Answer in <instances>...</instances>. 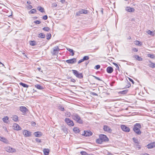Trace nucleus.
Listing matches in <instances>:
<instances>
[{"mask_svg":"<svg viewBox=\"0 0 155 155\" xmlns=\"http://www.w3.org/2000/svg\"><path fill=\"white\" fill-rule=\"evenodd\" d=\"M34 134L35 137H40L42 135V134L41 132L38 131L35 132Z\"/></svg>","mask_w":155,"mask_h":155,"instance_id":"20","label":"nucleus"},{"mask_svg":"<svg viewBox=\"0 0 155 155\" xmlns=\"http://www.w3.org/2000/svg\"><path fill=\"white\" fill-rule=\"evenodd\" d=\"M99 138H101L103 142L108 141V139L106 135L101 134L99 135Z\"/></svg>","mask_w":155,"mask_h":155,"instance_id":"8","label":"nucleus"},{"mask_svg":"<svg viewBox=\"0 0 155 155\" xmlns=\"http://www.w3.org/2000/svg\"><path fill=\"white\" fill-rule=\"evenodd\" d=\"M60 50V49L58 46H56L54 47L53 48V51L51 52L53 55H56L58 53V51Z\"/></svg>","mask_w":155,"mask_h":155,"instance_id":"7","label":"nucleus"},{"mask_svg":"<svg viewBox=\"0 0 155 155\" xmlns=\"http://www.w3.org/2000/svg\"><path fill=\"white\" fill-rule=\"evenodd\" d=\"M20 84L24 87L28 88V85H27V84H25L23 83L22 82L20 83Z\"/></svg>","mask_w":155,"mask_h":155,"instance_id":"33","label":"nucleus"},{"mask_svg":"<svg viewBox=\"0 0 155 155\" xmlns=\"http://www.w3.org/2000/svg\"><path fill=\"white\" fill-rule=\"evenodd\" d=\"M140 155H149L147 153H141Z\"/></svg>","mask_w":155,"mask_h":155,"instance_id":"59","label":"nucleus"},{"mask_svg":"<svg viewBox=\"0 0 155 155\" xmlns=\"http://www.w3.org/2000/svg\"><path fill=\"white\" fill-rule=\"evenodd\" d=\"M91 94L94 96H97V94L94 92H92Z\"/></svg>","mask_w":155,"mask_h":155,"instance_id":"56","label":"nucleus"},{"mask_svg":"<svg viewBox=\"0 0 155 155\" xmlns=\"http://www.w3.org/2000/svg\"><path fill=\"white\" fill-rule=\"evenodd\" d=\"M34 23L36 24H40V23H41V22L40 21L36 20V21H34Z\"/></svg>","mask_w":155,"mask_h":155,"instance_id":"45","label":"nucleus"},{"mask_svg":"<svg viewBox=\"0 0 155 155\" xmlns=\"http://www.w3.org/2000/svg\"><path fill=\"white\" fill-rule=\"evenodd\" d=\"M113 64L116 66V69L118 70H119V68L118 65L117 64L115 63H113Z\"/></svg>","mask_w":155,"mask_h":155,"instance_id":"43","label":"nucleus"},{"mask_svg":"<svg viewBox=\"0 0 155 155\" xmlns=\"http://www.w3.org/2000/svg\"><path fill=\"white\" fill-rule=\"evenodd\" d=\"M147 147L148 149L152 148L153 147H155V143L153 142L152 143L148 144L147 145Z\"/></svg>","mask_w":155,"mask_h":155,"instance_id":"15","label":"nucleus"},{"mask_svg":"<svg viewBox=\"0 0 155 155\" xmlns=\"http://www.w3.org/2000/svg\"><path fill=\"white\" fill-rule=\"evenodd\" d=\"M88 11L84 9H81L76 13V16H78L81 15L82 14H86L88 13Z\"/></svg>","mask_w":155,"mask_h":155,"instance_id":"3","label":"nucleus"},{"mask_svg":"<svg viewBox=\"0 0 155 155\" xmlns=\"http://www.w3.org/2000/svg\"><path fill=\"white\" fill-rule=\"evenodd\" d=\"M39 9L38 10L40 11L41 12H45L44 9V8L41 7H38Z\"/></svg>","mask_w":155,"mask_h":155,"instance_id":"37","label":"nucleus"},{"mask_svg":"<svg viewBox=\"0 0 155 155\" xmlns=\"http://www.w3.org/2000/svg\"><path fill=\"white\" fill-rule=\"evenodd\" d=\"M75 133H78L79 132V129L77 127H75L73 129Z\"/></svg>","mask_w":155,"mask_h":155,"instance_id":"31","label":"nucleus"},{"mask_svg":"<svg viewBox=\"0 0 155 155\" xmlns=\"http://www.w3.org/2000/svg\"><path fill=\"white\" fill-rule=\"evenodd\" d=\"M19 110L22 113V114L25 115L26 114V112L28 110V109L24 106L20 107Z\"/></svg>","mask_w":155,"mask_h":155,"instance_id":"10","label":"nucleus"},{"mask_svg":"<svg viewBox=\"0 0 155 155\" xmlns=\"http://www.w3.org/2000/svg\"><path fill=\"white\" fill-rule=\"evenodd\" d=\"M38 37L41 38H44L45 37V35L43 33H40L38 34Z\"/></svg>","mask_w":155,"mask_h":155,"instance_id":"25","label":"nucleus"},{"mask_svg":"<svg viewBox=\"0 0 155 155\" xmlns=\"http://www.w3.org/2000/svg\"><path fill=\"white\" fill-rule=\"evenodd\" d=\"M66 61L68 63L73 64L76 62V58H72L67 60Z\"/></svg>","mask_w":155,"mask_h":155,"instance_id":"12","label":"nucleus"},{"mask_svg":"<svg viewBox=\"0 0 155 155\" xmlns=\"http://www.w3.org/2000/svg\"><path fill=\"white\" fill-rule=\"evenodd\" d=\"M134 43L136 45H137L139 46H140L141 45V42L137 40H136L134 41Z\"/></svg>","mask_w":155,"mask_h":155,"instance_id":"34","label":"nucleus"},{"mask_svg":"<svg viewBox=\"0 0 155 155\" xmlns=\"http://www.w3.org/2000/svg\"><path fill=\"white\" fill-rule=\"evenodd\" d=\"M134 58L137 60L139 61H142L143 60V58L141 57H139L137 55H135L134 56Z\"/></svg>","mask_w":155,"mask_h":155,"instance_id":"23","label":"nucleus"},{"mask_svg":"<svg viewBox=\"0 0 155 155\" xmlns=\"http://www.w3.org/2000/svg\"><path fill=\"white\" fill-rule=\"evenodd\" d=\"M30 44L31 46H35L36 45V42L34 41H31L30 42Z\"/></svg>","mask_w":155,"mask_h":155,"instance_id":"35","label":"nucleus"},{"mask_svg":"<svg viewBox=\"0 0 155 155\" xmlns=\"http://www.w3.org/2000/svg\"><path fill=\"white\" fill-rule=\"evenodd\" d=\"M35 140L38 143H41V140L38 138H36Z\"/></svg>","mask_w":155,"mask_h":155,"instance_id":"51","label":"nucleus"},{"mask_svg":"<svg viewBox=\"0 0 155 155\" xmlns=\"http://www.w3.org/2000/svg\"><path fill=\"white\" fill-rule=\"evenodd\" d=\"M43 30L46 31H48L50 30V28L48 27H45L42 28Z\"/></svg>","mask_w":155,"mask_h":155,"instance_id":"41","label":"nucleus"},{"mask_svg":"<svg viewBox=\"0 0 155 155\" xmlns=\"http://www.w3.org/2000/svg\"><path fill=\"white\" fill-rule=\"evenodd\" d=\"M12 120L16 122L18 120V117L15 115H14L12 116Z\"/></svg>","mask_w":155,"mask_h":155,"instance_id":"28","label":"nucleus"},{"mask_svg":"<svg viewBox=\"0 0 155 155\" xmlns=\"http://www.w3.org/2000/svg\"><path fill=\"white\" fill-rule=\"evenodd\" d=\"M13 128L15 130H20L21 129V128L17 124L14 123L13 125Z\"/></svg>","mask_w":155,"mask_h":155,"instance_id":"13","label":"nucleus"},{"mask_svg":"<svg viewBox=\"0 0 155 155\" xmlns=\"http://www.w3.org/2000/svg\"><path fill=\"white\" fill-rule=\"evenodd\" d=\"M82 155H88L87 153L85 151H81L80 152Z\"/></svg>","mask_w":155,"mask_h":155,"instance_id":"44","label":"nucleus"},{"mask_svg":"<svg viewBox=\"0 0 155 155\" xmlns=\"http://www.w3.org/2000/svg\"><path fill=\"white\" fill-rule=\"evenodd\" d=\"M28 8L29 9H31L32 8V6L31 5H29V6L28 7Z\"/></svg>","mask_w":155,"mask_h":155,"instance_id":"61","label":"nucleus"},{"mask_svg":"<svg viewBox=\"0 0 155 155\" xmlns=\"http://www.w3.org/2000/svg\"><path fill=\"white\" fill-rule=\"evenodd\" d=\"M141 127V125L140 124L136 123L134 125L133 130L137 135H140L141 133L140 130Z\"/></svg>","mask_w":155,"mask_h":155,"instance_id":"2","label":"nucleus"},{"mask_svg":"<svg viewBox=\"0 0 155 155\" xmlns=\"http://www.w3.org/2000/svg\"><path fill=\"white\" fill-rule=\"evenodd\" d=\"M0 140L6 143H8V141L5 138L0 136Z\"/></svg>","mask_w":155,"mask_h":155,"instance_id":"19","label":"nucleus"},{"mask_svg":"<svg viewBox=\"0 0 155 155\" xmlns=\"http://www.w3.org/2000/svg\"><path fill=\"white\" fill-rule=\"evenodd\" d=\"M84 60H83V59H81V60H80L78 62V64H80V63H81V62L84 61Z\"/></svg>","mask_w":155,"mask_h":155,"instance_id":"57","label":"nucleus"},{"mask_svg":"<svg viewBox=\"0 0 155 155\" xmlns=\"http://www.w3.org/2000/svg\"><path fill=\"white\" fill-rule=\"evenodd\" d=\"M103 130H104L105 131H106L107 132H108V133H111L112 130L108 126L104 125L103 126Z\"/></svg>","mask_w":155,"mask_h":155,"instance_id":"11","label":"nucleus"},{"mask_svg":"<svg viewBox=\"0 0 155 155\" xmlns=\"http://www.w3.org/2000/svg\"><path fill=\"white\" fill-rule=\"evenodd\" d=\"M131 86L130 84L129 83L127 85L125 86L126 88H128L130 87Z\"/></svg>","mask_w":155,"mask_h":155,"instance_id":"55","label":"nucleus"},{"mask_svg":"<svg viewBox=\"0 0 155 155\" xmlns=\"http://www.w3.org/2000/svg\"><path fill=\"white\" fill-rule=\"evenodd\" d=\"M83 135L86 137H89L92 135V133L90 131H84Z\"/></svg>","mask_w":155,"mask_h":155,"instance_id":"14","label":"nucleus"},{"mask_svg":"<svg viewBox=\"0 0 155 155\" xmlns=\"http://www.w3.org/2000/svg\"><path fill=\"white\" fill-rule=\"evenodd\" d=\"M94 77L95 79H97V80H98V81H102V80L100 78H99L98 77H97L95 76H94Z\"/></svg>","mask_w":155,"mask_h":155,"instance_id":"52","label":"nucleus"},{"mask_svg":"<svg viewBox=\"0 0 155 155\" xmlns=\"http://www.w3.org/2000/svg\"><path fill=\"white\" fill-rule=\"evenodd\" d=\"M5 150L9 153H14L16 152L15 149L9 146H7L5 147Z\"/></svg>","mask_w":155,"mask_h":155,"instance_id":"6","label":"nucleus"},{"mask_svg":"<svg viewBox=\"0 0 155 155\" xmlns=\"http://www.w3.org/2000/svg\"><path fill=\"white\" fill-rule=\"evenodd\" d=\"M126 10L129 12H132L134 11L135 9L130 7H127L125 8Z\"/></svg>","mask_w":155,"mask_h":155,"instance_id":"18","label":"nucleus"},{"mask_svg":"<svg viewBox=\"0 0 155 155\" xmlns=\"http://www.w3.org/2000/svg\"><path fill=\"white\" fill-rule=\"evenodd\" d=\"M37 69L39 71H40L41 70V68H38Z\"/></svg>","mask_w":155,"mask_h":155,"instance_id":"64","label":"nucleus"},{"mask_svg":"<svg viewBox=\"0 0 155 155\" xmlns=\"http://www.w3.org/2000/svg\"><path fill=\"white\" fill-rule=\"evenodd\" d=\"M64 121L70 127H72L74 125L73 121L68 118H65L64 119Z\"/></svg>","mask_w":155,"mask_h":155,"instance_id":"4","label":"nucleus"},{"mask_svg":"<svg viewBox=\"0 0 155 155\" xmlns=\"http://www.w3.org/2000/svg\"><path fill=\"white\" fill-rule=\"evenodd\" d=\"M148 57H150L151 58H153L154 57V56L153 54H148Z\"/></svg>","mask_w":155,"mask_h":155,"instance_id":"47","label":"nucleus"},{"mask_svg":"<svg viewBox=\"0 0 155 155\" xmlns=\"http://www.w3.org/2000/svg\"><path fill=\"white\" fill-rule=\"evenodd\" d=\"M52 6L54 8L56 7L57 6V4L56 3H53L52 4Z\"/></svg>","mask_w":155,"mask_h":155,"instance_id":"49","label":"nucleus"},{"mask_svg":"<svg viewBox=\"0 0 155 155\" xmlns=\"http://www.w3.org/2000/svg\"><path fill=\"white\" fill-rule=\"evenodd\" d=\"M46 38L48 40H49L51 39V35L50 33H48L46 36Z\"/></svg>","mask_w":155,"mask_h":155,"instance_id":"39","label":"nucleus"},{"mask_svg":"<svg viewBox=\"0 0 155 155\" xmlns=\"http://www.w3.org/2000/svg\"><path fill=\"white\" fill-rule=\"evenodd\" d=\"M146 32L147 34L150 35H152L153 33V32L150 30H148Z\"/></svg>","mask_w":155,"mask_h":155,"instance_id":"46","label":"nucleus"},{"mask_svg":"<svg viewBox=\"0 0 155 155\" xmlns=\"http://www.w3.org/2000/svg\"><path fill=\"white\" fill-rule=\"evenodd\" d=\"M120 127L121 129L125 132H128L130 131V128L125 125H122Z\"/></svg>","mask_w":155,"mask_h":155,"instance_id":"9","label":"nucleus"},{"mask_svg":"<svg viewBox=\"0 0 155 155\" xmlns=\"http://www.w3.org/2000/svg\"><path fill=\"white\" fill-rule=\"evenodd\" d=\"M43 151L44 155H48L49 150L48 149H44Z\"/></svg>","mask_w":155,"mask_h":155,"instance_id":"22","label":"nucleus"},{"mask_svg":"<svg viewBox=\"0 0 155 155\" xmlns=\"http://www.w3.org/2000/svg\"><path fill=\"white\" fill-rule=\"evenodd\" d=\"M61 130L66 134H67V133H68L67 128L65 126H64V125H63L62 126H61Z\"/></svg>","mask_w":155,"mask_h":155,"instance_id":"21","label":"nucleus"},{"mask_svg":"<svg viewBox=\"0 0 155 155\" xmlns=\"http://www.w3.org/2000/svg\"><path fill=\"white\" fill-rule=\"evenodd\" d=\"M48 18V16L47 15H45L43 16V19L44 20H47Z\"/></svg>","mask_w":155,"mask_h":155,"instance_id":"53","label":"nucleus"},{"mask_svg":"<svg viewBox=\"0 0 155 155\" xmlns=\"http://www.w3.org/2000/svg\"><path fill=\"white\" fill-rule=\"evenodd\" d=\"M72 72L73 74L77 78L81 79L83 77V75L82 73H79L78 72L75 70H72Z\"/></svg>","mask_w":155,"mask_h":155,"instance_id":"5","label":"nucleus"},{"mask_svg":"<svg viewBox=\"0 0 155 155\" xmlns=\"http://www.w3.org/2000/svg\"><path fill=\"white\" fill-rule=\"evenodd\" d=\"M133 140L135 143H137V144H139V141L137 139L134 137L133 138Z\"/></svg>","mask_w":155,"mask_h":155,"instance_id":"36","label":"nucleus"},{"mask_svg":"<svg viewBox=\"0 0 155 155\" xmlns=\"http://www.w3.org/2000/svg\"><path fill=\"white\" fill-rule=\"evenodd\" d=\"M100 68V66L99 65H97L95 66V69L97 70L99 69Z\"/></svg>","mask_w":155,"mask_h":155,"instance_id":"48","label":"nucleus"},{"mask_svg":"<svg viewBox=\"0 0 155 155\" xmlns=\"http://www.w3.org/2000/svg\"><path fill=\"white\" fill-rule=\"evenodd\" d=\"M23 134L26 137H29L31 135V132L27 130H24Z\"/></svg>","mask_w":155,"mask_h":155,"instance_id":"17","label":"nucleus"},{"mask_svg":"<svg viewBox=\"0 0 155 155\" xmlns=\"http://www.w3.org/2000/svg\"><path fill=\"white\" fill-rule=\"evenodd\" d=\"M27 3L28 4H31V2L30 1H27Z\"/></svg>","mask_w":155,"mask_h":155,"instance_id":"63","label":"nucleus"},{"mask_svg":"<svg viewBox=\"0 0 155 155\" xmlns=\"http://www.w3.org/2000/svg\"><path fill=\"white\" fill-rule=\"evenodd\" d=\"M149 66L151 68H155V64L150 62L149 64Z\"/></svg>","mask_w":155,"mask_h":155,"instance_id":"32","label":"nucleus"},{"mask_svg":"<svg viewBox=\"0 0 155 155\" xmlns=\"http://www.w3.org/2000/svg\"><path fill=\"white\" fill-rule=\"evenodd\" d=\"M96 142L98 144H101L103 142V141L101 138H100L99 139H98L96 140Z\"/></svg>","mask_w":155,"mask_h":155,"instance_id":"29","label":"nucleus"},{"mask_svg":"<svg viewBox=\"0 0 155 155\" xmlns=\"http://www.w3.org/2000/svg\"><path fill=\"white\" fill-rule=\"evenodd\" d=\"M8 119V117L7 116H6L5 117H3L2 118V120L5 123H7V120Z\"/></svg>","mask_w":155,"mask_h":155,"instance_id":"30","label":"nucleus"},{"mask_svg":"<svg viewBox=\"0 0 155 155\" xmlns=\"http://www.w3.org/2000/svg\"><path fill=\"white\" fill-rule=\"evenodd\" d=\"M128 91V90H126L121 91L119 93L121 94H127Z\"/></svg>","mask_w":155,"mask_h":155,"instance_id":"27","label":"nucleus"},{"mask_svg":"<svg viewBox=\"0 0 155 155\" xmlns=\"http://www.w3.org/2000/svg\"><path fill=\"white\" fill-rule=\"evenodd\" d=\"M67 50L71 52L72 54H71V56H73L74 54V51L73 50L70 48H66Z\"/></svg>","mask_w":155,"mask_h":155,"instance_id":"26","label":"nucleus"},{"mask_svg":"<svg viewBox=\"0 0 155 155\" xmlns=\"http://www.w3.org/2000/svg\"><path fill=\"white\" fill-rule=\"evenodd\" d=\"M72 119L76 121L77 123L79 124H82L83 121L81 119L80 116L76 113L73 114L71 115Z\"/></svg>","mask_w":155,"mask_h":155,"instance_id":"1","label":"nucleus"},{"mask_svg":"<svg viewBox=\"0 0 155 155\" xmlns=\"http://www.w3.org/2000/svg\"><path fill=\"white\" fill-rule=\"evenodd\" d=\"M58 108L61 111H64V108L63 107L60 105L58 107Z\"/></svg>","mask_w":155,"mask_h":155,"instance_id":"42","label":"nucleus"},{"mask_svg":"<svg viewBox=\"0 0 155 155\" xmlns=\"http://www.w3.org/2000/svg\"><path fill=\"white\" fill-rule=\"evenodd\" d=\"M35 87L37 88L39 90H42L44 89V88L43 87L38 84H37L35 85Z\"/></svg>","mask_w":155,"mask_h":155,"instance_id":"24","label":"nucleus"},{"mask_svg":"<svg viewBox=\"0 0 155 155\" xmlns=\"http://www.w3.org/2000/svg\"><path fill=\"white\" fill-rule=\"evenodd\" d=\"M128 79H129V80L130 81H131V82H132L133 84H134V81L132 79H131V78H128Z\"/></svg>","mask_w":155,"mask_h":155,"instance_id":"58","label":"nucleus"},{"mask_svg":"<svg viewBox=\"0 0 155 155\" xmlns=\"http://www.w3.org/2000/svg\"><path fill=\"white\" fill-rule=\"evenodd\" d=\"M132 50L134 52H137L138 51L137 49L135 48H133L132 49Z\"/></svg>","mask_w":155,"mask_h":155,"instance_id":"50","label":"nucleus"},{"mask_svg":"<svg viewBox=\"0 0 155 155\" xmlns=\"http://www.w3.org/2000/svg\"><path fill=\"white\" fill-rule=\"evenodd\" d=\"M70 78L71 79L70 81H71L73 82H75L76 81L75 80H74V79H73V78Z\"/></svg>","mask_w":155,"mask_h":155,"instance_id":"54","label":"nucleus"},{"mask_svg":"<svg viewBox=\"0 0 155 155\" xmlns=\"http://www.w3.org/2000/svg\"><path fill=\"white\" fill-rule=\"evenodd\" d=\"M36 12V10L35 9H32L29 12V13L30 14H33L35 13Z\"/></svg>","mask_w":155,"mask_h":155,"instance_id":"38","label":"nucleus"},{"mask_svg":"<svg viewBox=\"0 0 155 155\" xmlns=\"http://www.w3.org/2000/svg\"><path fill=\"white\" fill-rule=\"evenodd\" d=\"M106 71L108 73L111 74L113 71V69L111 67H108L107 68Z\"/></svg>","mask_w":155,"mask_h":155,"instance_id":"16","label":"nucleus"},{"mask_svg":"<svg viewBox=\"0 0 155 155\" xmlns=\"http://www.w3.org/2000/svg\"><path fill=\"white\" fill-rule=\"evenodd\" d=\"M31 124L32 126H35L36 124V123L34 122H31Z\"/></svg>","mask_w":155,"mask_h":155,"instance_id":"60","label":"nucleus"},{"mask_svg":"<svg viewBox=\"0 0 155 155\" xmlns=\"http://www.w3.org/2000/svg\"><path fill=\"white\" fill-rule=\"evenodd\" d=\"M33 18L34 19H36L38 18V17L36 16H34L33 17Z\"/></svg>","mask_w":155,"mask_h":155,"instance_id":"62","label":"nucleus"},{"mask_svg":"<svg viewBox=\"0 0 155 155\" xmlns=\"http://www.w3.org/2000/svg\"><path fill=\"white\" fill-rule=\"evenodd\" d=\"M89 58L88 56H84L83 58H82L84 61H86L88 60Z\"/></svg>","mask_w":155,"mask_h":155,"instance_id":"40","label":"nucleus"}]
</instances>
